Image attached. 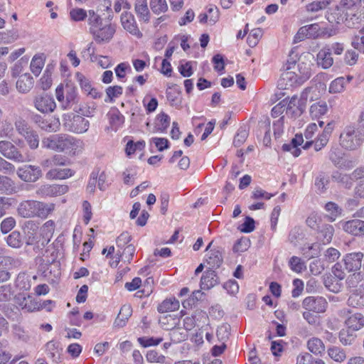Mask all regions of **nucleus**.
<instances>
[{"mask_svg":"<svg viewBox=\"0 0 364 364\" xmlns=\"http://www.w3.org/2000/svg\"><path fill=\"white\" fill-rule=\"evenodd\" d=\"M97 105L92 102L82 105L80 107V112L82 116L92 117L96 112Z\"/></svg>","mask_w":364,"mask_h":364,"instance_id":"de8ad7c7","label":"nucleus"},{"mask_svg":"<svg viewBox=\"0 0 364 364\" xmlns=\"http://www.w3.org/2000/svg\"><path fill=\"white\" fill-rule=\"evenodd\" d=\"M308 349L314 354H321L325 350V346L323 341L318 338H312L307 342Z\"/></svg>","mask_w":364,"mask_h":364,"instance_id":"4c0bfd02","label":"nucleus"},{"mask_svg":"<svg viewBox=\"0 0 364 364\" xmlns=\"http://www.w3.org/2000/svg\"><path fill=\"white\" fill-rule=\"evenodd\" d=\"M18 176L26 182H35L42 176L39 166L28 165L17 170Z\"/></svg>","mask_w":364,"mask_h":364,"instance_id":"f8f14e48","label":"nucleus"},{"mask_svg":"<svg viewBox=\"0 0 364 364\" xmlns=\"http://www.w3.org/2000/svg\"><path fill=\"white\" fill-rule=\"evenodd\" d=\"M340 342L345 346H351L357 338L355 331L348 328H343L338 334Z\"/></svg>","mask_w":364,"mask_h":364,"instance_id":"473e14b6","label":"nucleus"},{"mask_svg":"<svg viewBox=\"0 0 364 364\" xmlns=\"http://www.w3.org/2000/svg\"><path fill=\"white\" fill-rule=\"evenodd\" d=\"M116 31V25L112 23H102L97 28H92L91 32L96 42L98 43H107L113 37Z\"/></svg>","mask_w":364,"mask_h":364,"instance_id":"1a4fd4ad","label":"nucleus"},{"mask_svg":"<svg viewBox=\"0 0 364 364\" xmlns=\"http://www.w3.org/2000/svg\"><path fill=\"white\" fill-rule=\"evenodd\" d=\"M63 126L70 132L83 134L88 130L90 122L82 115L68 113L63 116Z\"/></svg>","mask_w":364,"mask_h":364,"instance_id":"20e7f679","label":"nucleus"},{"mask_svg":"<svg viewBox=\"0 0 364 364\" xmlns=\"http://www.w3.org/2000/svg\"><path fill=\"white\" fill-rule=\"evenodd\" d=\"M38 226L33 221L29 220L25 223L23 231L25 241L27 245H32L38 240Z\"/></svg>","mask_w":364,"mask_h":364,"instance_id":"412c9836","label":"nucleus"},{"mask_svg":"<svg viewBox=\"0 0 364 364\" xmlns=\"http://www.w3.org/2000/svg\"><path fill=\"white\" fill-rule=\"evenodd\" d=\"M33 120L39 128L47 132H56L60 125L59 119L55 117L45 118L36 114L33 116Z\"/></svg>","mask_w":364,"mask_h":364,"instance_id":"ddd939ff","label":"nucleus"},{"mask_svg":"<svg viewBox=\"0 0 364 364\" xmlns=\"http://www.w3.org/2000/svg\"><path fill=\"white\" fill-rule=\"evenodd\" d=\"M328 356L337 363H343L346 360L347 355L346 352L344 349L337 347L333 346L328 349Z\"/></svg>","mask_w":364,"mask_h":364,"instance_id":"e433bc0d","label":"nucleus"},{"mask_svg":"<svg viewBox=\"0 0 364 364\" xmlns=\"http://www.w3.org/2000/svg\"><path fill=\"white\" fill-rule=\"evenodd\" d=\"M328 112V105L324 101H319L314 103L309 109L312 119H319Z\"/></svg>","mask_w":364,"mask_h":364,"instance_id":"72a5a7b5","label":"nucleus"},{"mask_svg":"<svg viewBox=\"0 0 364 364\" xmlns=\"http://www.w3.org/2000/svg\"><path fill=\"white\" fill-rule=\"evenodd\" d=\"M88 23L90 26V32L92 31L93 28H96L100 26H102L103 23L100 16L92 10H90L88 12Z\"/></svg>","mask_w":364,"mask_h":364,"instance_id":"8fccbe9b","label":"nucleus"},{"mask_svg":"<svg viewBox=\"0 0 364 364\" xmlns=\"http://www.w3.org/2000/svg\"><path fill=\"white\" fill-rule=\"evenodd\" d=\"M180 302L175 297H169L164 299L158 305L157 310L159 313H166L178 310Z\"/></svg>","mask_w":364,"mask_h":364,"instance_id":"cd10ccee","label":"nucleus"},{"mask_svg":"<svg viewBox=\"0 0 364 364\" xmlns=\"http://www.w3.org/2000/svg\"><path fill=\"white\" fill-rule=\"evenodd\" d=\"M146 359L149 363H156L162 364L165 362L166 357L156 350H151L147 351L146 355Z\"/></svg>","mask_w":364,"mask_h":364,"instance_id":"09e8293b","label":"nucleus"},{"mask_svg":"<svg viewBox=\"0 0 364 364\" xmlns=\"http://www.w3.org/2000/svg\"><path fill=\"white\" fill-rule=\"evenodd\" d=\"M289 265L292 271L298 273L301 272L305 267L304 262L301 259L296 256L290 258Z\"/></svg>","mask_w":364,"mask_h":364,"instance_id":"3c124183","label":"nucleus"},{"mask_svg":"<svg viewBox=\"0 0 364 364\" xmlns=\"http://www.w3.org/2000/svg\"><path fill=\"white\" fill-rule=\"evenodd\" d=\"M325 209L331 214V220H334L336 217L341 213L342 210L336 203L333 202L327 203L325 205Z\"/></svg>","mask_w":364,"mask_h":364,"instance_id":"680f3d73","label":"nucleus"},{"mask_svg":"<svg viewBox=\"0 0 364 364\" xmlns=\"http://www.w3.org/2000/svg\"><path fill=\"white\" fill-rule=\"evenodd\" d=\"M14 132L12 124L9 121H4L0 124V137H11Z\"/></svg>","mask_w":364,"mask_h":364,"instance_id":"864d4df0","label":"nucleus"},{"mask_svg":"<svg viewBox=\"0 0 364 364\" xmlns=\"http://www.w3.org/2000/svg\"><path fill=\"white\" fill-rule=\"evenodd\" d=\"M328 302L322 296H310L306 297L302 301V307L307 311L320 314L326 311Z\"/></svg>","mask_w":364,"mask_h":364,"instance_id":"9d476101","label":"nucleus"},{"mask_svg":"<svg viewBox=\"0 0 364 364\" xmlns=\"http://www.w3.org/2000/svg\"><path fill=\"white\" fill-rule=\"evenodd\" d=\"M134 10L140 20L148 22L150 19V12L147 6V0H136Z\"/></svg>","mask_w":364,"mask_h":364,"instance_id":"bb28decb","label":"nucleus"},{"mask_svg":"<svg viewBox=\"0 0 364 364\" xmlns=\"http://www.w3.org/2000/svg\"><path fill=\"white\" fill-rule=\"evenodd\" d=\"M303 237V230L298 226L293 228L289 234V241L294 245H296Z\"/></svg>","mask_w":364,"mask_h":364,"instance_id":"a18cd8bd","label":"nucleus"},{"mask_svg":"<svg viewBox=\"0 0 364 364\" xmlns=\"http://www.w3.org/2000/svg\"><path fill=\"white\" fill-rule=\"evenodd\" d=\"M360 131L353 126H347L340 134V144L346 149L355 150L363 142Z\"/></svg>","mask_w":364,"mask_h":364,"instance_id":"39448f33","label":"nucleus"},{"mask_svg":"<svg viewBox=\"0 0 364 364\" xmlns=\"http://www.w3.org/2000/svg\"><path fill=\"white\" fill-rule=\"evenodd\" d=\"M216 334L220 341L225 342L228 339L230 336V326L228 324L221 325L218 327Z\"/></svg>","mask_w":364,"mask_h":364,"instance_id":"e2e57ef3","label":"nucleus"},{"mask_svg":"<svg viewBox=\"0 0 364 364\" xmlns=\"http://www.w3.org/2000/svg\"><path fill=\"white\" fill-rule=\"evenodd\" d=\"M44 66V58L42 55H34L31 62V70L36 75L38 76Z\"/></svg>","mask_w":364,"mask_h":364,"instance_id":"ea45409f","label":"nucleus"},{"mask_svg":"<svg viewBox=\"0 0 364 364\" xmlns=\"http://www.w3.org/2000/svg\"><path fill=\"white\" fill-rule=\"evenodd\" d=\"M109 120L112 129L116 132L124 122V117L118 111H114L109 114Z\"/></svg>","mask_w":364,"mask_h":364,"instance_id":"37998d69","label":"nucleus"},{"mask_svg":"<svg viewBox=\"0 0 364 364\" xmlns=\"http://www.w3.org/2000/svg\"><path fill=\"white\" fill-rule=\"evenodd\" d=\"M181 318L182 311L176 314H167L160 317L159 323L167 331L173 330V328L179 326Z\"/></svg>","mask_w":364,"mask_h":364,"instance_id":"aec40b11","label":"nucleus"},{"mask_svg":"<svg viewBox=\"0 0 364 364\" xmlns=\"http://www.w3.org/2000/svg\"><path fill=\"white\" fill-rule=\"evenodd\" d=\"M339 226L347 233L355 236L364 235V220L355 219L348 221H341Z\"/></svg>","mask_w":364,"mask_h":364,"instance_id":"dca6fc26","label":"nucleus"},{"mask_svg":"<svg viewBox=\"0 0 364 364\" xmlns=\"http://www.w3.org/2000/svg\"><path fill=\"white\" fill-rule=\"evenodd\" d=\"M76 142L75 139L70 135L58 134L43 138L41 145L44 149L57 152H65L73 149L76 146Z\"/></svg>","mask_w":364,"mask_h":364,"instance_id":"7ed1b4c3","label":"nucleus"},{"mask_svg":"<svg viewBox=\"0 0 364 364\" xmlns=\"http://www.w3.org/2000/svg\"><path fill=\"white\" fill-rule=\"evenodd\" d=\"M347 287L354 294H364V274L359 272L350 274L346 279Z\"/></svg>","mask_w":364,"mask_h":364,"instance_id":"2eb2a0df","label":"nucleus"},{"mask_svg":"<svg viewBox=\"0 0 364 364\" xmlns=\"http://www.w3.org/2000/svg\"><path fill=\"white\" fill-rule=\"evenodd\" d=\"M163 341L162 338H154V337H141L138 338V342L143 347H149L159 345Z\"/></svg>","mask_w":364,"mask_h":364,"instance_id":"5fc2aeb1","label":"nucleus"},{"mask_svg":"<svg viewBox=\"0 0 364 364\" xmlns=\"http://www.w3.org/2000/svg\"><path fill=\"white\" fill-rule=\"evenodd\" d=\"M364 254L361 252H351L343 258L345 268L348 272L358 271L362 266Z\"/></svg>","mask_w":364,"mask_h":364,"instance_id":"f3484780","label":"nucleus"},{"mask_svg":"<svg viewBox=\"0 0 364 364\" xmlns=\"http://www.w3.org/2000/svg\"><path fill=\"white\" fill-rule=\"evenodd\" d=\"M55 209L54 203H46L35 200L21 201L17 208L18 214L24 218L46 219Z\"/></svg>","mask_w":364,"mask_h":364,"instance_id":"f03ea898","label":"nucleus"},{"mask_svg":"<svg viewBox=\"0 0 364 364\" xmlns=\"http://www.w3.org/2000/svg\"><path fill=\"white\" fill-rule=\"evenodd\" d=\"M360 36H355L352 41V46L354 48L363 50L364 52V27L360 31Z\"/></svg>","mask_w":364,"mask_h":364,"instance_id":"0e129e2a","label":"nucleus"},{"mask_svg":"<svg viewBox=\"0 0 364 364\" xmlns=\"http://www.w3.org/2000/svg\"><path fill=\"white\" fill-rule=\"evenodd\" d=\"M68 191L66 185H43L36 191V193L43 197H54L63 195Z\"/></svg>","mask_w":364,"mask_h":364,"instance_id":"a211bd4d","label":"nucleus"},{"mask_svg":"<svg viewBox=\"0 0 364 364\" xmlns=\"http://www.w3.org/2000/svg\"><path fill=\"white\" fill-rule=\"evenodd\" d=\"M16 225V220L12 217L5 218L1 223V231L6 234L11 231Z\"/></svg>","mask_w":364,"mask_h":364,"instance_id":"052dcab7","label":"nucleus"},{"mask_svg":"<svg viewBox=\"0 0 364 364\" xmlns=\"http://www.w3.org/2000/svg\"><path fill=\"white\" fill-rule=\"evenodd\" d=\"M0 154L6 159L16 162L23 163L26 161L24 156L18 149L9 141H0Z\"/></svg>","mask_w":364,"mask_h":364,"instance_id":"6e6552de","label":"nucleus"},{"mask_svg":"<svg viewBox=\"0 0 364 364\" xmlns=\"http://www.w3.org/2000/svg\"><path fill=\"white\" fill-rule=\"evenodd\" d=\"M34 80L28 73L21 75L16 82V89L21 93L28 92L33 86Z\"/></svg>","mask_w":364,"mask_h":364,"instance_id":"b1692460","label":"nucleus"},{"mask_svg":"<svg viewBox=\"0 0 364 364\" xmlns=\"http://www.w3.org/2000/svg\"><path fill=\"white\" fill-rule=\"evenodd\" d=\"M206 262L210 269H217L220 267L223 261V253L219 250H210L207 255Z\"/></svg>","mask_w":364,"mask_h":364,"instance_id":"a878e982","label":"nucleus"},{"mask_svg":"<svg viewBox=\"0 0 364 364\" xmlns=\"http://www.w3.org/2000/svg\"><path fill=\"white\" fill-rule=\"evenodd\" d=\"M39 85L43 90H48L52 85L51 74L49 70H45L43 76L39 80Z\"/></svg>","mask_w":364,"mask_h":364,"instance_id":"13d9d810","label":"nucleus"},{"mask_svg":"<svg viewBox=\"0 0 364 364\" xmlns=\"http://www.w3.org/2000/svg\"><path fill=\"white\" fill-rule=\"evenodd\" d=\"M334 229L331 225H323L319 231V237L322 238L323 243H329L333 235Z\"/></svg>","mask_w":364,"mask_h":364,"instance_id":"c03bdc74","label":"nucleus"},{"mask_svg":"<svg viewBox=\"0 0 364 364\" xmlns=\"http://www.w3.org/2000/svg\"><path fill=\"white\" fill-rule=\"evenodd\" d=\"M18 191V187L11 178L0 174V195H13Z\"/></svg>","mask_w":364,"mask_h":364,"instance_id":"4be33fe9","label":"nucleus"},{"mask_svg":"<svg viewBox=\"0 0 364 364\" xmlns=\"http://www.w3.org/2000/svg\"><path fill=\"white\" fill-rule=\"evenodd\" d=\"M328 4V1L326 0L314 1L306 6V9L309 11L316 12L319 10L325 9Z\"/></svg>","mask_w":364,"mask_h":364,"instance_id":"69168bd1","label":"nucleus"},{"mask_svg":"<svg viewBox=\"0 0 364 364\" xmlns=\"http://www.w3.org/2000/svg\"><path fill=\"white\" fill-rule=\"evenodd\" d=\"M17 299L20 301L18 304L22 309H26L28 311H33L37 308L36 305H28V301L31 303L32 302V297L30 296L26 297L23 294H19Z\"/></svg>","mask_w":364,"mask_h":364,"instance_id":"603ef678","label":"nucleus"},{"mask_svg":"<svg viewBox=\"0 0 364 364\" xmlns=\"http://www.w3.org/2000/svg\"><path fill=\"white\" fill-rule=\"evenodd\" d=\"M132 309L130 305H123L121 307L119 313L114 321V326L118 328H122L126 325L129 318L132 316Z\"/></svg>","mask_w":364,"mask_h":364,"instance_id":"7c9ffc66","label":"nucleus"},{"mask_svg":"<svg viewBox=\"0 0 364 364\" xmlns=\"http://www.w3.org/2000/svg\"><path fill=\"white\" fill-rule=\"evenodd\" d=\"M33 105L36 109L42 113L53 112L56 107L53 97L46 94L36 96L33 99Z\"/></svg>","mask_w":364,"mask_h":364,"instance_id":"9b49d317","label":"nucleus"},{"mask_svg":"<svg viewBox=\"0 0 364 364\" xmlns=\"http://www.w3.org/2000/svg\"><path fill=\"white\" fill-rule=\"evenodd\" d=\"M317 63L323 69H328L332 66L333 59L329 46L323 47L317 54Z\"/></svg>","mask_w":364,"mask_h":364,"instance_id":"5701e85b","label":"nucleus"},{"mask_svg":"<svg viewBox=\"0 0 364 364\" xmlns=\"http://www.w3.org/2000/svg\"><path fill=\"white\" fill-rule=\"evenodd\" d=\"M23 137L26 140L29 147L31 149H36L38 147L39 138L38 135L36 134V132L32 130L31 132L28 133Z\"/></svg>","mask_w":364,"mask_h":364,"instance_id":"4d7b16f0","label":"nucleus"},{"mask_svg":"<svg viewBox=\"0 0 364 364\" xmlns=\"http://www.w3.org/2000/svg\"><path fill=\"white\" fill-rule=\"evenodd\" d=\"M15 171V166L11 163L0 156V172L4 174H11Z\"/></svg>","mask_w":364,"mask_h":364,"instance_id":"bf43d9fd","label":"nucleus"},{"mask_svg":"<svg viewBox=\"0 0 364 364\" xmlns=\"http://www.w3.org/2000/svg\"><path fill=\"white\" fill-rule=\"evenodd\" d=\"M150 8L151 11L159 15L168 10V5L166 0H150Z\"/></svg>","mask_w":364,"mask_h":364,"instance_id":"a19ab883","label":"nucleus"},{"mask_svg":"<svg viewBox=\"0 0 364 364\" xmlns=\"http://www.w3.org/2000/svg\"><path fill=\"white\" fill-rule=\"evenodd\" d=\"M329 159L337 167L348 168L353 162L346 159L342 151L338 147H333L329 152Z\"/></svg>","mask_w":364,"mask_h":364,"instance_id":"6ab92c4d","label":"nucleus"},{"mask_svg":"<svg viewBox=\"0 0 364 364\" xmlns=\"http://www.w3.org/2000/svg\"><path fill=\"white\" fill-rule=\"evenodd\" d=\"M217 284L216 274L214 271H206L200 279V286L203 289H209Z\"/></svg>","mask_w":364,"mask_h":364,"instance_id":"f704fd0d","label":"nucleus"},{"mask_svg":"<svg viewBox=\"0 0 364 364\" xmlns=\"http://www.w3.org/2000/svg\"><path fill=\"white\" fill-rule=\"evenodd\" d=\"M248 134L245 129H240L235 135L233 144L235 146H240L247 138Z\"/></svg>","mask_w":364,"mask_h":364,"instance_id":"338daca9","label":"nucleus"},{"mask_svg":"<svg viewBox=\"0 0 364 364\" xmlns=\"http://www.w3.org/2000/svg\"><path fill=\"white\" fill-rule=\"evenodd\" d=\"M346 82L344 77H340L331 82L329 86V92L336 94L344 91Z\"/></svg>","mask_w":364,"mask_h":364,"instance_id":"79ce46f5","label":"nucleus"},{"mask_svg":"<svg viewBox=\"0 0 364 364\" xmlns=\"http://www.w3.org/2000/svg\"><path fill=\"white\" fill-rule=\"evenodd\" d=\"M145 146V142L144 141H139L136 143H134L132 141L127 142L126 145V153L128 156L133 154L136 150H142Z\"/></svg>","mask_w":364,"mask_h":364,"instance_id":"6e6d98bb","label":"nucleus"},{"mask_svg":"<svg viewBox=\"0 0 364 364\" xmlns=\"http://www.w3.org/2000/svg\"><path fill=\"white\" fill-rule=\"evenodd\" d=\"M304 27L307 30V31H306L307 38H316L319 36L324 37L326 36H327V37H330V36H333L332 30H331L330 32L322 31L321 33H320L319 32V30H320L319 26L317 23L305 26Z\"/></svg>","mask_w":364,"mask_h":364,"instance_id":"c9c22d12","label":"nucleus"},{"mask_svg":"<svg viewBox=\"0 0 364 364\" xmlns=\"http://www.w3.org/2000/svg\"><path fill=\"white\" fill-rule=\"evenodd\" d=\"M360 0H341L328 17L329 21L341 23L348 21L358 23L361 18Z\"/></svg>","mask_w":364,"mask_h":364,"instance_id":"f257e3e1","label":"nucleus"},{"mask_svg":"<svg viewBox=\"0 0 364 364\" xmlns=\"http://www.w3.org/2000/svg\"><path fill=\"white\" fill-rule=\"evenodd\" d=\"M120 21L122 27L130 34L141 37L142 36L139 31L134 15L129 11H124L122 14Z\"/></svg>","mask_w":364,"mask_h":364,"instance_id":"4468645a","label":"nucleus"},{"mask_svg":"<svg viewBox=\"0 0 364 364\" xmlns=\"http://www.w3.org/2000/svg\"><path fill=\"white\" fill-rule=\"evenodd\" d=\"M41 165L43 168H51L46 175L48 179H65L73 175V171L70 168H55L52 157L43 160Z\"/></svg>","mask_w":364,"mask_h":364,"instance_id":"0eeeda50","label":"nucleus"},{"mask_svg":"<svg viewBox=\"0 0 364 364\" xmlns=\"http://www.w3.org/2000/svg\"><path fill=\"white\" fill-rule=\"evenodd\" d=\"M323 284L331 291L338 293L341 291V280L333 277V275L328 274L323 276Z\"/></svg>","mask_w":364,"mask_h":364,"instance_id":"2f4dec72","label":"nucleus"},{"mask_svg":"<svg viewBox=\"0 0 364 364\" xmlns=\"http://www.w3.org/2000/svg\"><path fill=\"white\" fill-rule=\"evenodd\" d=\"M6 242L9 246L13 248H19L23 245V240L20 232L13 231L6 237Z\"/></svg>","mask_w":364,"mask_h":364,"instance_id":"58836bf2","label":"nucleus"},{"mask_svg":"<svg viewBox=\"0 0 364 364\" xmlns=\"http://www.w3.org/2000/svg\"><path fill=\"white\" fill-rule=\"evenodd\" d=\"M170 123L169 117L165 113L158 114L156 119V127L159 131H164L167 129Z\"/></svg>","mask_w":364,"mask_h":364,"instance_id":"49530a36","label":"nucleus"},{"mask_svg":"<svg viewBox=\"0 0 364 364\" xmlns=\"http://www.w3.org/2000/svg\"><path fill=\"white\" fill-rule=\"evenodd\" d=\"M332 179L338 183L344 184L346 187L351 185L350 178L348 175L342 174L338 171L332 175Z\"/></svg>","mask_w":364,"mask_h":364,"instance_id":"774afa93","label":"nucleus"},{"mask_svg":"<svg viewBox=\"0 0 364 364\" xmlns=\"http://www.w3.org/2000/svg\"><path fill=\"white\" fill-rule=\"evenodd\" d=\"M309 92H302L299 96L294 95L287 104L286 114L287 117L296 119L300 117L306 106V94Z\"/></svg>","mask_w":364,"mask_h":364,"instance_id":"423d86ee","label":"nucleus"},{"mask_svg":"<svg viewBox=\"0 0 364 364\" xmlns=\"http://www.w3.org/2000/svg\"><path fill=\"white\" fill-rule=\"evenodd\" d=\"M166 95L172 105H179L181 102V92L180 86L176 84L169 85L166 90Z\"/></svg>","mask_w":364,"mask_h":364,"instance_id":"c756f323","label":"nucleus"},{"mask_svg":"<svg viewBox=\"0 0 364 364\" xmlns=\"http://www.w3.org/2000/svg\"><path fill=\"white\" fill-rule=\"evenodd\" d=\"M77 89L72 85H65V95L63 107L64 109H67L71 107L72 105L77 103Z\"/></svg>","mask_w":364,"mask_h":364,"instance_id":"c85d7f7f","label":"nucleus"},{"mask_svg":"<svg viewBox=\"0 0 364 364\" xmlns=\"http://www.w3.org/2000/svg\"><path fill=\"white\" fill-rule=\"evenodd\" d=\"M348 328L358 331L364 327V316L360 313H356L350 316L345 321Z\"/></svg>","mask_w":364,"mask_h":364,"instance_id":"393cba45","label":"nucleus"}]
</instances>
